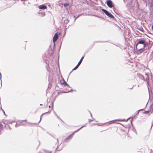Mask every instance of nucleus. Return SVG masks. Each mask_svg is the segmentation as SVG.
<instances>
[{
    "label": "nucleus",
    "instance_id": "6ab92c4d",
    "mask_svg": "<svg viewBox=\"0 0 153 153\" xmlns=\"http://www.w3.org/2000/svg\"><path fill=\"white\" fill-rule=\"evenodd\" d=\"M143 110V109H140V110H138V111H137V114H138L139 113V111H142V110Z\"/></svg>",
    "mask_w": 153,
    "mask_h": 153
},
{
    "label": "nucleus",
    "instance_id": "9d476101",
    "mask_svg": "<svg viewBox=\"0 0 153 153\" xmlns=\"http://www.w3.org/2000/svg\"><path fill=\"white\" fill-rule=\"evenodd\" d=\"M4 123L5 124H10L11 123V122L8 120H4Z\"/></svg>",
    "mask_w": 153,
    "mask_h": 153
},
{
    "label": "nucleus",
    "instance_id": "f8f14e48",
    "mask_svg": "<svg viewBox=\"0 0 153 153\" xmlns=\"http://www.w3.org/2000/svg\"><path fill=\"white\" fill-rule=\"evenodd\" d=\"M86 124L84 126H82V127H81L80 128H79V129H78V130H76V131H74V132L73 133H74V134L76 133V132H78V131H79L83 127L85 126V125L86 124Z\"/></svg>",
    "mask_w": 153,
    "mask_h": 153
},
{
    "label": "nucleus",
    "instance_id": "7ed1b4c3",
    "mask_svg": "<svg viewBox=\"0 0 153 153\" xmlns=\"http://www.w3.org/2000/svg\"><path fill=\"white\" fill-rule=\"evenodd\" d=\"M136 44H137V46L138 45V47H139V45L140 44L143 45V48H145L146 47L145 41L144 40H139Z\"/></svg>",
    "mask_w": 153,
    "mask_h": 153
},
{
    "label": "nucleus",
    "instance_id": "412c9836",
    "mask_svg": "<svg viewBox=\"0 0 153 153\" xmlns=\"http://www.w3.org/2000/svg\"><path fill=\"white\" fill-rule=\"evenodd\" d=\"M93 120H94V119H93ZM88 120H89V122H90L92 121L93 120H91V119H89Z\"/></svg>",
    "mask_w": 153,
    "mask_h": 153
},
{
    "label": "nucleus",
    "instance_id": "a878e982",
    "mask_svg": "<svg viewBox=\"0 0 153 153\" xmlns=\"http://www.w3.org/2000/svg\"><path fill=\"white\" fill-rule=\"evenodd\" d=\"M66 83H67L66 82H65L64 83V84H64V85H66Z\"/></svg>",
    "mask_w": 153,
    "mask_h": 153
},
{
    "label": "nucleus",
    "instance_id": "39448f33",
    "mask_svg": "<svg viewBox=\"0 0 153 153\" xmlns=\"http://www.w3.org/2000/svg\"><path fill=\"white\" fill-rule=\"evenodd\" d=\"M60 34V33H59V34L58 33H56L54 35L53 38V42L54 43V44L55 42L56 41L58 38L59 35Z\"/></svg>",
    "mask_w": 153,
    "mask_h": 153
},
{
    "label": "nucleus",
    "instance_id": "aec40b11",
    "mask_svg": "<svg viewBox=\"0 0 153 153\" xmlns=\"http://www.w3.org/2000/svg\"><path fill=\"white\" fill-rule=\"evenodd\" d=\"M54 112V114H55V115L56 116L59 118H60L57 115V114H56V113L55 112Z\"/></svg>",
    "mask_w": 153,
    "mask_h": 153
},
{
    "label": "nucleus",
    "instance_id": "423d86ee",
    "mask_svg": "<svg viewBox=\"0 0 153 153\" xmlns=\"http://www.w3.org/2000/svg\"><path fill=\"white\" fill-rule=\"evenodd\" d=\"M74 134V133H73L72 134L66 138L64 140V141L65 142H67L71 140L73 137V135Z\"/></svg>",
    "mask_w": 153,
    "mask_h": 153
},
{
    "label": "nucleus",
    "instance_id": "cd10ccee",
    "mask_svg": "<svg viewBox=\"0 0 153 153\" xmlns=\"http://www.w3.org/2000/svg\"><path fill=\"white\" fill-rule=\"evenodd\" d=\"M89 112L90 113V114H91V117H92V114H91V112H90V111H89Z\"/></svg>",
    "mask_w": 153,
    "mask_h": 153
},
{
    "label": "nucleus",
    "instance_id": "7c9ffc66",
    "mask_svg": "<svg viewBox=\"0 0 153 153\" xmlns=\"http://www.w3.org/2000/svg\"><path fill=\"white\" fill-rule=\"evenodd\" d=\"M52 109H53V107H52Z\"/></svg>",
    "mask_w": 153,
    "mask_h": 153
},
{
    "label": "nucleus",
    "instance_id": "2eb2a0df",
    "mask_svg": "<svg viewBox=\"0 0 153 153\" xmlns=\"http://www.w3.org/2000/svg\"><path fill=\"white\" fill-rule=\"evenodd\" d=\"M50 112H51V111H50V112H46V113H44L43 114H42L41 115V117H40V120H39V123L40 122V121L41 120V117H42V115H43V114H45L47 113H50Z\"/></svg>",
    "mask_w": 153,
    "mask_h": 153
},
{
    "label": "nucleus",
    "instance_id": "5701e85b",
    "mask_svg": "<svg viewBox=\"0 0 153 153\" xmlns=\"http://www.w3.org/2000/svg\"><path fill=\"white\" fill-rule=\"evenodd\" d=\"M58 147H59V146H58V145H57V146L56 148L55 149V151H56V150H57V149H58Z\"/></svg>",
    "mask_w": 153,
    "mask_h": 153
},
{
    "label": "nucleus",
    "instance_id": "dca6fc26",
    "mask_svg": "<svg viewBox=\"0 0 153 153\" xmlns=\"http://www.w3.org/2000/svg\"><path fill=\"white\" fill-rule=\"evenodd\" d=\"M68 5H69V4H67L66 3H65L63 5V6L65 7H66L67 6H68Z\"/></svg>",
    "mask_w": 153,
    "mask_h": 153
},
{
    "label": "nucleus",
    "instance_id": "f257e3e1",
    "mask_svg": "<svg viewBox=\"0 0 153 153\" xmlns=\"http://www.w3.org/2000/svg\"><path fill=\"white\" fill-rule=\"evenodd\" d=\"M139 46L140 47H138V45L137 46V44H136V52L138 54L143 52L145 48H143V45L140 44Z\"/></svg>",
    "mask_w": 153,
    "mask_h": 153
},
{
    "label": "nucleus",
    "instance_id": "c85d7f7f",
    "mask_svg": "<svg viewBox=\"0 0 153 153\" xmlns=\"http://www.w3.org/2000/svg\"><path fill=\"white\" fill-rule=\"evenodd\" d=\"M26 121V120H22V121Z\"/></svg>",
    "mask_w": 153,
    "mask_h": 153
},
{
    "label": "nucleus",
    "instance_id": "1a4fd4ad",
    "mask_svg": "<svg viewBox=\"0 0 153 153\" xmlns=\"http://www.w3.org/2000/svg\"><path fill=\"white\" fill-rule=\"evenodd\" d=\"M39 16H44L45 15V12H44L40 11L38 13Z\"/></svg>",
    "mask_w": 153,
    "mask_h": 153
},
{
    "label": "nucleus",
    "instance_id": "c756f323",
    "mask_svg": "<svg viewBox=\"0 0 153 153\" xmlns=\"http://www.w3.org/2000/svg\"><path fill=\"white\" fill-rule=\"evenodd\" d=\"M148 103V102H147V104H146V106L147 105Z\"/></svg>",
    "mask_w": 153,
    "mask_h": 153
},
{
    "label": "nucleus",
    "instance_id": "9b49d317",
    "mask_svg": "<svg viewBox=\"0 0 153 153\" xmlns=\"http://www.w3.org/2000/svg\"><path fill=\"white\" fill-rule=\"evenodd\" d=\"M22 125V122H20L18 123H17L16 125L15 126L16 127H17L19 126H21Z\"/></svg>",
    "mask_w": 153,
    "mask_h": 153
},
{
    "label": "nucleus",
    "instance_id": "393cba45",
    "mask_svg": "<svg viewBox=\"0 0 153 153\" xmlns=\"http://www.w3.org/2000/svg\"><path fill=\"white\" fill-rule=\"evenodd\" d=\"M152 28L153 30V22L152 23Z\"/></svg>",
    "mask_w": 153,
    "mask_h": 153
},
{
    "label": "nucleus",
    "instance_id": "20e7f679",
    "mask_svg": "<svg viewBox=\"0 0 153 153\" xmlns=\"http://www.w3.org/2000/svg\"><path fill=\"white\" fill-rule=\"evenodd\" d=\"M106 4L107 6L110 8H112L114 6V5L111 0H108L107 1Z\"/></svg>",
    "mask_w": 153,
    "mask_h": 153
},
{
    "label": "nucleus",
    "instance_id": "6e6552de",
    "mask_svg": "<svg viewBox=\"0 0 153 153\" xmlns=\"http://www.w3.org/2000/svg\"><path fill=\"white\" fill-rule=\"evenodd\" d=\"M40 9H46L47 8V6L44 4L40 5L38 7Z\"/></svg>",
    "mask_w": 153,
    "mask_h": 153
},
{
    "label": "nucleus",
    "instance_id": "4be33fe9",
    "mask_svg": "<svg viewBox=\"0 0 153 153\" xmlns=\"http://www.w3.org/2000/svg\"><path fill=\"white\" fill-rule=\"evenodd\" d=\"M65 85H66L68 87H69V85L67 83H66Z\"/></svg>",
    "mask_w": 153,
    "mask_h": 153
},
{
    "label": "nucleus",
    "instance_id": "a211bd4d",
    "mask_svg": "<svg viewBox=\"0 0 153 153\" xmlns=\"http://www.w3.org/2000/svg\"><path fill=\"white\" fill-rule=\"evenodd\" d=\"M149 112H150L149 111H146L144 112L143 113H144V114H149Z\"/></svg>",
    "mask_w": 153,
    "mask_h": 153
},
{
    "label": "nucleus",
    "instance_id": "ddd939ff",
    "mask_svg": "<svg viewBox=\"0 0 153 153\" xmlns=\"http://www.w3.org/2000/svg\"><path fill=\"white\" fill-rule=\"evenodd\" d=\"M39 153H51V152H47L45 151H40Z\"/></svg>",
    "mask_w": 153,
    "mask_h": 153
},
{
    "label": "nucleus",
    "instance_id": "2f4dec72",
    "mask_svg": "<svg viewBox=\"0 0 153 153\" xmlns=\"http://www.w3.org/2000/svg\"><path fill=\"white\" fill-rule=\"evenodd\" d=\"M3 112H4V113H5L4 111H3Z\"/></svg>",
    "mask_w": 153,
    "mask_h": 153
},
{
    "label": "nucleus",
    "instance_id": "b1692460",
    "mask_svg": "<svg viewBox=\"0 0 153 153\" xmlns=\"http://www.w3.org/2000/svg\"><path fill=\"white\" fill-rule=\"evenodd\" d=\"M56 142L57 143L58 142V139H56Z\"/></svg>",
    "mask_w": 153,
    "mask_h": 153
},
{
    "label": "nucleus",
    "instance_id": "f3484780",
    "mask_svg": "<svg viewBox=\"0 0 153 153\" xmlns=\"http://www.w3.org/2000/svg\"><path fill=\"white\" fill-rule=\"evenodd\" d=\"M115 121H124V120H121L120 119H117L114 120Z\"/></svg>",
    "mask_w": 153,
    "mask_h": 153
},
{
    "label": "nucleus",
    "instance_id": "f03ea898",
    "mask_svg": "<svg viewBox=\"0 0 153 153\" xmlns=\"http://www.w3.org/2000/svg\"><path fill=\"white\" fill-rule=\"evenodd\" d=\"M102 10L104 13L105 14L111 18L114 19V16L108 11L104 9H102Z\"/></svg>",
    "mask_w": 153,
    "mask_h": 153
},
{
    "label": "nucleus",
    "instance_id": "4468645a",
    "mask_svg": "<svg viewBox=\"0 0 153 153\" xmlns=\"http://www.w3.org/2000/svg\"><path fill=\"white\" fill-rule=\"evenodd\" d=\"M65 82V81L64 79H62L60 81V82L62 84H63Z\"/></svg>",
    "mask_w": 153,
    "mask_h": 153
},
{
    "label": "nucleus",
    "instance_id": "0eeeda50",
    "mask_svg": "<svg viewBox=\"0 0 153 153\" xmlns=\"http://www.w3.org/2000/svg\"><path fill=\"white\" fill-rule=\"evenodd\" d=\"M84 56H82L81 58V59H80V60L79 61V62L78 63L77 65L76 66L75 68H74L73 69L72 71L76 69V68H77L79 66V65L81 64V62H82V60L83 59V58H84Z\"/></svg>",
    "mask_w": 153,
    "mask_h": 153
},
{
    "label": "nucleus",
    "instance_id": "bb28decb",
    "mask_svg": "<svg viewBox=\"0 0 153 153\" xmlns=\"http://www.w3.org/2000/svg\"><path fill=\"white\" fill-rule=\"evenodd\" d=\"M153 125V122H152V126H151V127Z\"/></svg>",
    "mask_w": 153,
    "mask_h": 153
}]
</instances>
